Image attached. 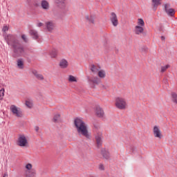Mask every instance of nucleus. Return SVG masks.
<instances>
[{"label": "nucleus", "instance_id": "f257e3e1", "mask_svg": "<svg viewBox=\"0 0 177 177\" xmlns=\"http://www.w3.org/2000/svg\"><path fill=\"white\" fill-rule=\"evenodd\" d=\"M5 39L10 46L12 48L13 57H21V56H23L24 57H26L28 55V53L27 52V48H24L23 45L20 43V41L17 39V37L15 35H8Z\"/></svg>", "mask_w": 177, "mask_h": 177}, {"label": "nucleus", "instance_id": "f03ea898", "mask_svg": "<svg viewBox=\"0 0 177 177\" xmlns=\"http://www.w3.org/2000/svg\"><path fill=\"white\" fill-rule=\"evenodd\" d=\"M74 125L80 136H84L86 139L91 140L92 136L88 130V125L85 122H84V120L80 118H77L74 120Z\"/></svg>", "mask_w": 177, "mask_h": 177}, {"label": "nucleus", "instance_id": "7ed1b4c3", "mask_svg": "<svg viewBox=\"0 0 177 177\" xmlns=\"http://www.w3.org/2000/svg\"><path fill=\"white\" fill-rule=\"evenodd\" d=\"M25 171V177H37V170L32 169V165L31 163L26 164Z\"/></svg>", "mask_w": 177, "mask_h": 177}, {"label": "nucleus", "instance_id": "20e7f679", "mask_svg": "<svg viewBox=\"0 0 177 177\" xmlns=\"http://www.w3.org/2000/svg\"><path fill=\"white\" fill-rule=\"evenodd\" d=\"M163 10L169 17H175V9L171 8V4L169 3H166L163 5Z\"/></svg>", "mask_w": 177, "mask_h": 177}, {"label": "nucleus", "instance_id": "39448f33", "mask_svg": "<svg viewBox=\"0 0 177 177\" xmlns=\"http://www.w3.org/2000/svg\"><path fill=\"white\" fill-rule=\"evenodd\" d=\"M115 106L119 110H125L127 109V101L122 97H117L115 100Z\"/></svg>", "mask_w": 177, "mask_h": 177}, {"label": "nucleus", "instance_id": "423d86ee", "mask_svg": "<svg viewBox=\"0 0 177 177\" xmlns=\"http://www.w3.org/2000/svg\"><path fill=\"white\" fill-rule=\"evenodd\" d=\"M10 111L15 117L21 118L23 117V111L19 107L16 106L15 105H11L10 107Z\"/></svg>", "mask_w": 177, "mask_h": 177}, {"label": "nucleus", "instance_id": "0eeeda50", "mask_svg": "<svg viewBox=\"0 0 177 177\" xmlns=\"http://www.w3.org/2000/svg\"><path fill=\"white\" fill-rule=\"evenodd\" d=\"M17 146L20 147H27L28 145V141H27V138L24 135H19L18 140L17 141Z\"/></svg>", "mask_w": 177, "mask_h": 177}, {"label": "nucleus", "instance_id": "6e6552de", "mask_svg": "<svg viewBox=\"0 0 177 177\" xmlns=\"http://www.w3.org/2000/svg\"><path fill=\"white\" fill-rule=\"evenodd\" d=\"M110 21L113 27H117L118 26V18L115 12H111L110 16Z\"/></svg>", "mask_w": 177, "mask_h": 177}, {"label": "nucleus", "instance_id": "1a4fd4ad", "mask_svg": "<svg viewBox=\"0 0 177 177\" xmlns=\"http://www.w3.org/2000/svg\"><path fill=\"white\" fill-rule=\"evenodd\" d=\"M95 114L99 118H103L104 117V111L100 106H97L95 108Z\"/></svg>", "mask_w": 177, "mask_h": 177}, {"label": "nucleus", "instance_id": "9d476101", "mask_svg": "<svg viewBox=\"0 0 177 177\" xmlns=\"http://www.w3.org/2000/svg\"><path fill=\"white\" fill-rule=\"evenodd\" d=\"M153 135L156 138H158V139H161L162 138V134H161V131L157 126L153 127Z\"/></svg>", "mask_w": 177, "mask_h": 177}, {"label": "nucleus", "instance_id": "9b49d317", "mask_svg": "<svg viewBox=\"0 0 177 177\" xmlns=\"http://www.w3.org/2000/svg\"><path fill=\"white\" fill-rule=\"evenodd\" d=\"M96 19V15L95 14H90V15L86 16V20L90 24H95V20Z\"/></svg>", "mask_w": 177, "mask_h": 177}, {"label": "nucleus", "instance_id": "f8f14e48", "mask_svg": "<svg viewBox=\"0 0 177 177\" xmlns=\"http://www.w3.org/2000/svg\"><path fill=\"white\" fill-rule=\"evenodd\" d=\"M88 82L93 84V85H99L102 81L97 77H91L88 79Z\"/></svg>", "mask_w": 177, "mask_h": 177}, {"label": "nucleus", "instance_id": "ddd939ff", "mask_svg": "<svg viewBox=\"0 0 177 177\" xmlns=\"http://www.w3.org/2000/svg\"><path fill=\"white\" fill-rule=\"evenodd\" d=\"M32 74L35 75V77L37 78V80H39V81H44L45 78L44 77V75L42 74H40L37 71V70L32 71Z\"/></svg>", "mask_w": 177, "mask_h": 177}, {"label": "nucleus", "instance_id": "4468645a", "mask_svg": "<svg viewBox=\"0 0 177 177\" xmlns=\"http://www.w3.org/2000/svg\"><path fill=\"white\" fill-rule=\"evenodd\" d=\"M101 154L105 158V160H109L110 158V152H109V150L104 148L101 149Z\"/></svg>", "mask_w": 177, "mask_h": 177}, {"label": "nucleus", "instance_id": "2eb2a0df", "mask_svg": "<svg viewBox=\"0 0 177 177\" xmlns=\"http://www.w3.org/2000/svg\"><path fill=\"white\" fill-rule=\"evenodd\" d=\"M59 67L61 68H67L68 67V62H67V59H61L59 62Z\"/></svg>", "mask_w": 177, "mask_h": 177}, {"label": "nucleus", "instance_id": "dca6fc26", "mask_svg": "<svg viewBox=\"0 0 177 177\" xmlns=\"http://www.w3.org/2000/svg\"><path fill=\"white\" fill-rule=\"evenodd\" d=\"M95 142L97 148L100 147L102 146V134H97L95 136Z\"/></svg>", "mask_w": 177, "mask_h": 177}, {"label": "nucleus", "instance_id": "f3484780", "mask_svg": "<svg viewBox=\"0 0 177 177\" xmlns=\"http://www.w3.org/2000/svg\"><path fill=\"white\" fill-rule=\"evenodd\" d=\"M46 26L48 31H53V28H55V23L52 21L46 22Z\"/></svg>", "mask_w": 177, "mask_h": 177}, {"label": "nucleus", "instance_id": "a211bd4d", "mask_svg": "<svg viewBox=\"0 0 177 177\" xmlns=\"http://www.w3.org/2000/svg\"><path fill=\"white\" fill-rule=\"evenodd\" d=\"M29 34H30V37H32L33 38V39H38V38H39L38 32H37V30H35L31 29L29 31Z\"/></svg>", "mask_w": 177, "mask_h": 177}, {"label": "nucleus", "instance_id": "6ab92c4d", "mask_svg": "<svg viewBox=\"0 0 177 177\" xmlns=\"http://www.w3.org/2000/svg\"><path fill=\"white\" fill-rule=\"evenodd\" d=\"M40 6H41L42 9L44 10H48L50 8L49 3L47 1H41Z\"/></svg>", "mask_w": 177, "mask_h": 177}, {"label": "nucleus", "instance_id": "aec40b11", "mask_svg": "<svg viewBox=\"0 0 177 177\" xmlns=\"http://www.w3.org/2000/svg\"><path fill=\"white\" fill-rule=\"evenodd\" d=\"M17 66L20 70H23V68H24V61L23 60V59H17Z\"/></svg>", "mask_w": 177, "mask_h": 177}, {"label": "nucleus", "instance_id": "412c9836", "mask_svg": "<svg viewBox=\"0 0 177 177\" xmlns=\"http://www.w3.org/2000/svg\"><path fill=\"white\" fill-rule=\"evenodd\" d=\"M143 31H145V29L143 28V27L140 26H136L135 32H136V34H137V35L142 34V32H143Z\"/></svg>", "mask_w": 177, "mask_h": 177}, {"label": "nucleus", "instance_id": "4be33fe9", "mask_svg": "<svg viewBox=\"0 0 177 177\" xmlns=\"http://www.w3.org/2000/svg\"><path fill=\"white\" fill-rule=\"evenodd\" d=\"M161 5L160 1H152V6L153 10H157V8Z\"/></svg>", "mask_w": 177, "mask_h": 177}, {"label": "nucleus", "instance_id": "5701e85b", "mask_svg": "<svg viewBox=\"0 0 177 177\" xmlns=\"http://www.w3.org/2000/svg\"><path fill=\"white\" fill-rule=\"evenodd\" d=\"M56 5L60 9H64V8H66V2L63 1H57Z\"/></svg>", "mask_w": 177, "mask_h": 177}, {"label": "nucleus", "instance_id": "b1692460", "mask_svg": "<svg viewBox=\"0 0 177 177\" xmlns=\"http://www.w3.org/2000/svg\"><path fill=\"white\" fill-rule=\"evenodd\" d=\"M91 70L92 73H93V74H96V73L99 72V71L100 70V68H97V66H95V64H91Z\"/></svg>", "mask_w": 177, "mask_h": 177}, {"label": "nucleus", "instance_id": "393cba45", "mask_svg": "<svg viewBox=\"0 0 177 177\" xmlns=\"http://www.w3.org/2000/svg\"><path fill=\"white\" fill-rule=\"evenodd\" d=\"M57 53L58 51L57 49H53L50 53V56L53 58L57 57Z\"/></svg>", "mask_w": 177, "mask_h": 177}, {"label": "nucleus", "instance_id": "a878e982", "mask_svg": "<svg viewBox=\"0 0 177 177\" xmlns=\"http://www.w3.org/2000/svg\"><path fill=\"white\" fill-rule=\"evenodd\" d=\"M171 100L173 103L177 104V93L175 92L171 93Z\"/></svg>", "mask_w": 177, "mask_h": 177}, {"label": "nucleus", "instance_id": "bb28decb", "mask_svg": "<svg viewBox=\"0 0 177 177\" xmlns=\"http://www.w3.org/2000/svg\"><path fill=\"white\" fill-rule=\"evenodd\" d=\"M98 77H100V78H104L106 77V72L103 70L99 71Z\"/></svg>", "mask_w": 177, "mask_h": 177}, {"label": "nucleus", "instance_id": "cd10ccee", "mask_svg": "<svg viewBox=\"0 0 177 177\" xmlns=\"http://www.w3.org/2000/svg\"><path fill=\"white\" fill-rule=\"evenodd\" d=\"M59 120H60V114L57 113L54 115V117L53 118V122H57V121H59Z\"/></svg>", "mask_w": 177, "mask_h": 177}, {"label": "nucleus", "instance_id": "c85d7f7f", "mask_svg": "<svg viewBox=\"0 0 177 177\" xmlns=\"http://www.w3.org/2000/svg\"><path fill=\"white\" fill-rule=\"evenodd\" d=\"M69 82H77V79L73 75H69V79H68Z\"/></svg>", "mask_w": 177, "mask_h": 177}, {"label": "nucleus", "instance_id": "c756f323", "mask_svg": "<svg viewBox=\"0 0 177 177\" xmlns=\"http://www.w3.org/2000/svg\"><path fill=\"white\" fill-rule=\"evenodd\" d=\"M168 68H169V65L167 64L165 66H162L161 67V73H165V71H167V70H168Z\"/></svg>", "mask_w": 177, "mask_h": 177}, {"label": "nucleus", "instance_id": "7c9ffc66", "mask_svg": "<svg viewBox=\"0 0 177 177\" xmlns=\"http://www.w3.org/2000/svg\"><path fill=\"white\" fill-rule=\"evenodd\" d=\"M26 107H28V109H31L32 107V102H31L28 100H26Z\"/></svg>", "mask_w": 177, "mask_h": 177}, {"label": "nucleus", "instance_id": "2f4dec72", "mask_svg": "<svg viewBox=\"0 0 177 177\" xmlns=\"http://www.w3.org/2000/svg\"><path fill=\"white\" fill-rule=\"evenodd\" d=\"M138 26L145 27V21H143L142 19H138Z\"/></svg>", "mask_w": 177, "mask_h": 177}, {"label": "nucleus", "instance_id": "473e14b6", "mask_svg": "<svg viewBox=\"0 0 177 177\" xmlns=\"http://www.w3.org/2000/svg\"><path fill=\"white\" fill-rule=\"evenodd\" d=\"M21 39H23L24 42H26V44L28 42V38H27V36H26V35H22Z\"/></svg>", "mask_w": 177, "mask_h": 177}, {"label": "nucleus", "instance_id": "72a5a7b5", "mask_svg": "<svg viewBox=\"0 0 177 177\" xmlns=\"http://www.w3.org/2000/svg\"><path fill=\"white\" fill-rule=\"evenodd\" d=\"M2 30L3 31V32H6V31L9 30V27L8 26H3Z\"/></svg>", "mask_w": 177, "mask_h": 177}, {"label": "nucleus", "instance_id": "f704fd0d", "mask_svg": "<svg viewBox=\"0 0 177 177\" xmlns=\"http://www.w3.org/2000/svg\"><path fill=\"white\" fill-rule=\"evenodd\" d=\"M131 153H136V147H131Z\"/></svg>", "mask_w": 177, "mask_h": 177}, {"label": "nucleus", "instance_id": "c9c22d12", "mask_svg": "<svg viewBox=\"0 0 177 177\" xmlns=\"http://www.w3.org/2000/svg\"><path fill=\"white\" fill-rule=\"evenodd\" d=\"M99 169H100V171H104V166L102 164H100L99 165Z\"/></svg>", "mask_w": 177, "mask_h": 177}, {"label": "nucleus", "instance_id": "e433bc0d", "mask_svg": "<svg viewBox=\"0 0 177 177\" xmlns=\"http://www.w3.org/2000/svg\"><path fill=\"white\" fill-rule=\"evenodd\" d=\"M0 95H1V96H4V95H5V89H3V88H2L1 90H0Z\"/></svg>", "mask_w": 177, "mask_h": 177}, {"label": "nucleus", "instance_id": "4c0bfd02", "mask_svg": "<svg viewBox=\"0 0 177 177\" xmlns=\"http://www.w3.org/2000/svg\"><path fill=\"white\" fill-rule=\"evenodd\" d=\"M141 50L142 52H147V48L146 47L142 48Z\"/></svg>", "mask_w": 177, "mask_h": 177}, {"label": "nucleus", "instance_id": "58836bf2", "mask_svg": "<svg viewBox=\"0 0 177 177\" xmlns=\"http://www.w3.org/2000/svg\"><path fill=\"white\" fill-rule=\"evenodd\" d=\"M35 130L36 131V132H38V131H39V127L38 126H36L35 127Z\"/></svg>", "mask_w": 177, "mask_h": 177}, {"label": "nucleus", "instance_id": "ea45409f", "mask_svg": "<svg viewBox=\"0 0 177 177\" xmlns=\"http://www.w3.org/2000/svg\"><path fill=\"white\" fill-rule=\"evenodd\" d=\"M42 26H44V24L39 22L38 24H37V27H42Z\"/></svg>", "mask_w": 177, "mask_h": 177}, {"label": "nucleus", "instance_id": "a19ab883", "mask_svg": "<svg viewBox=\"0 0 177 177\" xmlns=\"http://www.w3.org/2000/svg\"><path fill=\"white\" fill-rule=\"evenodd\" d=\"M161 39H162V41H165V37L162 36V37H161Z\"/></svg>", "mask_w": 177, "mask_h": 177}, {"label": "nucleus", "instance_id": "79ce46f5", "mask_svg": "<svg viewBox=\"0 0 177 177\" xmlns=\"http://www.w3.org/2000/svg\"><path fill=\"white\" fill-rule=\"evenodd\" d=\"M35 6L38 7V6H40V5L37 3H35Z\"/></svg>", "mask_w": 177, "mask_h": 177}, {"label": "nucleus", "instance_id": "37998d69", "mask_svg": "<svg viewBox=\"0 0 177 177\" xmlns=\"http://www.w3.org/2000/svg\"><path fill=\"white\" fill-rule=\"evenodd\" d=\"M102 88H103L104 89H106V86L104 84H101Z\"/></svg>", "mask_w": 177, "mask_h": 177}, {"label": "nucleus", "instance_id": "c03bdc74", "mask_svg": "<svg viewBox=\"0 0 177 177\" xmlns=\"http://www.w3.org/2000/svg\"><path fill=\"white\" fill-rule=\"evenodd\" d=\"M3 96L0 94V97H2Z\"/></svg>", "mask_w": 177, "mask_h": 177}, {"label": "nucleus", "instance_id": "a18cd8bd", "mask_svg": "<svg viewBox=\"0 0 177 177\" xmlns=\"http://www.w3.org/2000/svg\"><path fill=\"white\" fill-rule=\"evenodd\" d=\"M167 80H165V84H167Z\"/></svg>", "mask_w": 177, "mask_h": 177}]
</instances>
